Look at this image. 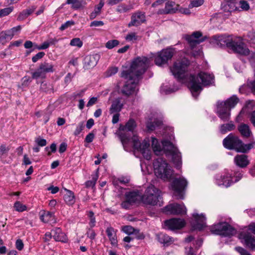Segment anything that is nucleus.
Returning <instances> with one entry per match:
<instances>
[{
	"label": "nucleus",
	"mask_w": 255,
	"mask_h": 255,
	"mask_svg": "<svg viewBox=\"0 0 255 255\" xmlns=\"http://www.w3.org/2000/svg\"><path fill=\"white\" fill-rule=\"evenodd\" d=\"M136 127L133 120H129L124 127H120L119 135L125 150L128 151L130 147L140 151L145 159L149 160L151 157V151L148 139L140 142L138 137L132 132Z\"/></svg>",
	"instance_id": "1"
},
{
	"label": "nucleus",
	"mask_w": 255,
	"mask_h": 255,
	"mask_svg": "<svg viewBox=\"0 0 255 255\" xmlns=\"http://www.w3.org/2000/svg\"><path fill=\"white\" fill-rule=\"evenodd\" d=\"M151 145L153 152L156 155L165 154L170 156L177 168L180 169L182 165L181 154L177 147L170 141L164 139L159 143L157 139L151 138Z\"/></svg>",
	"instance_id": "2"
},
{
	"label": "nucleus",
	"mask_w": 255,
	"mask_h": 255,
	"mask_svg": "<svg viewBox=\"0 0 255 255\" xmlns=\"http://www.w3.org/2000/svg\"><path fill=\"white\" fill-rule=\"evenodd\" d=\"M214 39L216 40V44L221 47L226 46L235 53L242 55H248L251 60L255 59V53L250 52L241 38L233 40L230 36L216 35L214 36Z\"/></svg>",
	"instance_id": "3"
},
{
	"label": "nucleus",
	"mask_w": 255,
	"mask_h": 255,
	"mask_svg": "<svg viewBox=\"0 0 255 255\" xmlns=\"http://www.w3.org/2000/svg\"><path fill=\"white\" fill-rule=\"evenodd\" d=\"M188 87L194 98H196L202 90L203 86H210L214 83V76L206 72H200L197 76L189 77Z\"/></svg>",
	"instance_id": "4"
},
{
	"label": "nucleus",
	"mask_w": 255,
	"mask_h": 255,
	"mask_svg": "<svg viewBox=\"0 0 255 255\" xmlns=\"http://www.w3.org/2000/svg\"><path fill=\"white\" fill-rule=\"evenodd\" d=\"M150 63L151 60L146 57H137L133 60L128 70H124L122 72L121 77L125 79L133 77L135 80H139Z\"/></svg>",
	"instance_id": "5"
},
{
	"label": "nucleus",
	"mask_w": 255,
	"mask_h": 255,
	"mask_svg": "<svg viewBox=\"0 0 255 255\" xmlns=\"http://www.w3.org/2000/svg\"><path fill=\"white\" fill-rule=\"evenodd\" d=\"M224 146L229 149H235L237 152H247L254 147L255 141L245 144L239 137L232 133L229 134L223 141Z\"/></svg>",
	"instance_id": "6"
},
{
	"label": "nucleus",
	"mask_w": 255,
	"mask_h": 255,
	"mask_svg": "<svg viewBox=\"0 0 255 255\" xmlns=\"http://www.w3.org/2000/svg\"><path fill=\"white\" fill-rule=\"evenodd\" d=\"M155 176L164 181L169 180L173 174L171 166L162 158H158L153 163Z\"/></svg>",
	"instance_id": "7"
},
{
	"label": "nucleus",
	"mask_w": 255,
	"mask_h": 255,
	"mask_svg": "<svg viewBox=\"0 0 255 255\" xmlns=\"http://www.w3.org/2000/svg\"><path fill=\"white\" fill-rule=\"evenodd\" d=\"M239 102V98L235 95L225 101L218 102L217 105V113L218 117L224 121H229L231 109L234 108Z\"/></svg>",
	"instance_id": "8"
},
{
	"label": "nucleus",
	"mask_w": 255,
	"mask_h": 255,
	"mask_svg": "<svg viewBox=\"0 0 255 255\" xmlns=\"http://www.w3.org/2000/svg\"><path fill=\"white\" fill-rule=\"evenodd\" d=\"M232 171H225L221 175L216 177L215 183L219 186L228 187L233 184L239 181L242 177L241 172H234V176H232Z\"/></svg>",
	"instance_id": "9"
},
{
	"label": "nucleus",
	"mask_w": 255,
	"mask_h": 255,
	"mask_svg": "<svg viewBox=\"0 0 255 255\" xmlns=\"http://www.w3.org/2000/svg\"><path fill=\"white\" fill-rule=\"evenodd\" d=\"M160 191L154 186L151 185L147 188L143 195L142 196V202L147 205H162L161 197Z\"/></svg>",
	"instance_id": "10"
},
{
	"label": "nucleus",
	"mask_w": 255,
	"mask_h": 255,
	"mask_svg": "<svg viewBox=\"0 0 255 255\" xmlns=\"http://www.w3.org/2000/svg\"><path fill=\"white\" fill-rule=\"evenodd\" d=\"M188 65L189 61L186 59L176 61L170 69L175 78L182 82L186 81L188 76L187 70Z\"/></svg>",
	"instance_id": "11"
},
{
	"label": "nucleus",
	"mask_w": 255,
	"mask_h": 255,
	"mask_svg": "<svg viewBox=\"0 0 255 255\" xmlns=\"http://www.w3.org/2000/svg\"><path fill=\"white\" fill-rule=\"evenodd\" d=\"M202 33L199 31L193 32L191 35L185 34L183 38L187 41L192 50V53L194 57L202 55V52L199 47L196 46L204 40L202 38Z\"/></svg>",
	"instance_id": "12"
},
{
	"label": "nucleus",
	"mask_w": 255,
	"mask_h": 255,
	"mask_svg": "<svg viewBox=\"0 0 255 255\" xmlns=\"http://www.w3.org/2000/svg\"><path fill=\"white\" fill-rule=\"evenodd\" d=\"M211 232L214 234L230 237L236 233V230L226 222L220 221L210 227Z\"/></svg>",
	"instance_id": "13"
},
{
	"label": "nucleus",
	"mask_w": 255,
	"mask_h": 255,
	"mask_svg": "<svg viewBox=\"0 0 255 255\" xmlns=\"http://www.w3.org/2000/svg\"><path fill=\"white\" fill-rule=\"evenodd\" d=\"M187 184V180L183 177L175 178L172 181L171 188L174 191L173 195L176 199H183L184 191Z\"/></svg>",
	"instance_id": "14"
},
{
	"label": "nucleus",
	"mask_w": 255,
	"mask_h": 255,
	"mask_svg": "<svg viewBox=\"0 0 255 255\" xmlns=\"http://www.w3.org/2000/svg\"><path fill=\"white\" fill-rule=\"evenodd\" d=\"M142 201L141 193L138 190L126 192L124 200L121 205L125 209H130L133 205Z\"/></svg>",
	"instance_id": "15"
},
{
	"label": "nucleus",
	"mask_w": 255,
	"mask_h": 255,
	"mask_svg": "<svg viewBox=\"0 0 255 255\" xmlns=\"http://www.w3.org/2000/svg\"><path fill=\"white\" fill-rule=\"evenodd\" d=\"M54 71V65L46 62L41 63L35 71L32 72V78L37 79L39 78H44L47 73H53Z\"/></svg>",
	"instance_id": "16"
},
{
	"label": "nucleus",
	"mask_w": 255,
	"mask_h": 255,
	"mask_svg": "<svg viewBox=\"0 0 255 255\" xmlns=\"http://www.w3.org/2000/svg\"><path fill=\"white\" fill-rule=\"evenodd\" d=\"M174 53L173 48H168L157 53L155 57L154 62L156 65L161 66L171 59Z\"/></svg>",
	"instance_id": "17"
},
{
	"label": "nucleus",
	"mask_w": 255,
	"mask_h": 255,
	"mask_svg": "<svg viewBox=\"0 0 255 255\" xmlns=\"http://www.w3.org/2000/svg\"><path fill=\"white\" fill-rule=\"evenodd\" d=\"M238 238L241 242L247 248L255 250V237L248 232V230L242 231Z\"/></svg>",
	"instance_id": "18"
},
{
	"label": "nucleus",
	"mask_w": 255,
	"mask_h": 255,
	"mask_svg": "<svg viewBox=\"0 0 255 255\" xmlns=\"http://www.w3.org/2000/svg\"><path fill=\"white\" fill-rule=\"evenodd\" d=\"M127 80L126 84L124 85L122 92L126 95H130L136 92L137 84L139 80H135V78L133 77H128Z\"/></svg>",
	"instance_id": "19"
},
{
	"label": "nucleus",
	"mask_w": 255,
	"mask_h": 255,
	"mask_svg": "<svg viewBox=\"0 0 255 255\" xmlns=\"http://www.w3.org/2000/svg\"><path fill=\"white\" fill-rule=\"evenodd\" d=\"M206 218L204 214L194 213L193 214V219L191 224L194 230H201L206 226Z\"/></svg>",
	"instance_id": "20"
},
{
	"label": "nucleus",
	"mask_w": 255,
	"mask_h": 255,
	"mask_svg": "<svg viewBox=\"0 0 255 255\" xmlns=\"http://www.w3.org/2000/svg\"><path fill=\"white\" fill-rule=\"evenodd\" d=\"M186 208L184 204H170L164 207L163 211L170 214H184L186 213Z\"/></svg>",
	"instance_id": "21"
},
{
	"label": "nucleus",
	"mask_w": 255,
	"mask_h": 255,
	"mask_svg": "<svg viewBox=\"0 0 255 255\" xmlns=\"http://www.w3.org/2000/svg\"><path fill=\"white\" fill-rule=\"evenodd\" d=\"M164 226L170 230H178L182 228L185 225L184 220L180 218H173L164 222Z\"/></svg>",
	"instance_id": "22"
},
{
	"label": "nucleus",
	"mask_w": 255,
	"mask_h": 255,
	"mask_svg": "<svg viewBox=\"0 0 255 255\" xmlns=\"http://www.w3.org/2000/svg\"><path fill=\"white\" fill-rule=\"evenodd\" d=\"M165 2V8L159 9L157 11L158 14L174 13L178 10V7H179V5L178 4L176 5L174 2L167 0Z\"/></svg>",
	"instance_id": "23"
},
{
	"label": "nucleus",
	"mask_w": 255,
	"mask_h": 255,
	"mask_svg": "<svg viewBox=\"0 0 255 255\" xmlns=\"http://www.w3.org/2000/svg\"><path fill=\"white\" fill-rule=\"evenodd\" d=\"M145 21L144 13L137 11L132 14L131 17V21L128 24V26H138Z\"/></svg>",
	"instance_id": "24"
},
{
	"label": "nucleus",
	"mask_w": 255,
	"mask_h": 255,
	"mask_svg": "<svg viewBox=\"0 0 255 255\" xmlns=\"http://www.w3.org/2000/svg\"><path fill=\"white\" fill-rule=\"evenodd\" d=\"M100 59L98 54L87 55L84 59V67L89 69L95 67Z\"/></svg>",
	"instance_id": "25"
},
{
	"label": "nucleus",
	"mask_w": 255,
	"mask_h": 255,
	"mask_svg": "<svg viewBox=\"0 0 255 255\" xmlns=\"http://www.w3.org/2000/svg\"><path fill=\"white\" fill-rule=\"evenodd\" d=\"M40 219L44 223H55V216L53 213L42 210L40 212Z\"/></svg>",
	"instance_id": "26"
},
{
	"label": "nucleus",
	"mask_w": 255,
	"mask_h": 255,
	"mask_svg": "<svg viewBox=\"0 0 255 255\" xmlns=\"http://www.w3.org/2000/svg\"><path fill=\"white\" fill-rule=\"evenodd\" d=\"M149 121L147 123V128L149 130H153L156 127L160 126L162 124V120L157 118V115L154 114L153 116L149 118Z\"/></svg>",
	"instance_id": "27"
},
{
	"label": "nucleus",
	"mask_w": 255,
	"mask_h": 255,
	"mask_svg": "<svg viewBox=\"0 0 255 255\" xmlns=\"http://www.w3.org/2000/svg\"><path fill=\"white\" fill-rule=\"evenodd\" d=\"M234 162L236 165L241 168L246 167L249 163L247 155L245 154L238 155L234 158Z\"/></svg>",
	"instance_id": "28"
},
{
	"label": "nucleus",
	"mask_w": 255,
	"mask_h": 255,
	"mask_svg": "<svg viewBox=\"0 0 255 255\" xmlns=\"http://www.w3.org/2000/svg\"><path fill=\"white\" fill-rule=\"evenodd\" d=\"M53 238L58 242H66L67 237L60 228H55L52 230Z\"/></svg>",
	"instance_id": "29"
},
{
	"label": "nucleus",
	"mask_w": 255,
	"mask_h": 255,
	"mask_svg": "<svg viewBox=\"0 0 255 255\" xmlns=\"http://www.w3.org/2000/svg\"><path fill=\"white\" fill-rule=\"evenodd\" d=\"M106 232L111 244L113 246H116L118 243L116 231L113 228L109 227L107 228Z\"/></svg>",
	"instance_id": "30"
},
{
	"label": "nucleus",
	"mask_w": 255,
	"mask_h": 255,
	"mask_svg": "<svg viewBox=\"0 0 255 255\" xmlns=\"http://www.w3.org/2000/svg\"><path fill=\"white\" fill-rule=\"evenodd\" d=\"M123 104L122 103L121 99H116L113 102L110 112L111 114L119 113L123 108Z\"/></svg>",
	"instance_id": "31"
},
{
	"label": "nucleus",
	"mask_w": 255,
	"mask_h": 255,
	"mask_svg": "<svg viewBox=\"0 0 255 255\" xmlns=\"http://www.w3.org/2000/svg\"><path fill=\"white\" fill-rule=\"evenodd\" d=\"M65 190L66 191V193L64 196V201L68 205H73L75 202L74 193L67 189H65Z\"/></svg>",
	"instance_id": "32"
},
{
	"label": "nucleus",
	"mask_w": 255,
	"mask_h": 255,
	"mask_svg": "<svg viewBox=\"0 0 255 255\" xmlns=\"http://www.w3.org/2000/svg\"><path fill=\"white\" fill-rule=\"evenodd\" d=\"M158 241L164 246H168L174 242L172 238L164 234H159L157 236Z\"/></svg>",
	"instance_id": "33"
},
{
	"label": "nucleus",
	"mask_w": 255,
	"mask_h": 255,
	"mask_svg": "<svg viewBox=\"0 0 255 255\" xmlns=\"http://www.w3.org/2000/svg\"><path fill=\"white\" fill-rule=\"evenodd\" d=\"M238 129L242 136L248 137L252 134V131L249 126L245 124H242L238 127Z\"/></svg>",
	"instance_id": "34"
},
{
	"label": "nucleus",
	"mask_w": 255,
	"mask_h": 255,
	"mask_svg": "<svg viewBox=\"0 0 255 255\" xmlns=\"http://www.w3.org/2000/svg\"><path fill=\"white\" fill-rule=\"evenodd\" d=\"M35 9L34 6H32L30 8L23 10L21 12L18 16L17 20L19 21L23 20L27 18L30 14H31Z\"/></svg>",
	"instance_id": "35"
},
{
	"label": "nucleus",
	"mask_w": 255,
	"mask_h": 255,
	"mask_svg": "<svg viewBox=\"0 0 255 255\" xmlns=\"http://www.w3.org/2000/svg\"><path fill=\"white\" fill-rule=\"evenodd\" d=\"M104 5V0H100L99 3L95 7L94 10L91 13L90 15V19H92L95 18L101 12L102 8Z\"/></svg>",
	"instance_id": "36"
},
{
	"label": "nucleus",
	"mask_w": 255,
	"mask_h": 255,
	"mask_svg": "<svg viewBox=\"0 0 255 255\" xmlns=\"http://www.w3.org/2000/svg\"><path fill=\"white\" fill-rule=\"evenodd\" d=\"M133 9V5L131 4H126L122 3L119 5L117 7V11L120 13L127 12Z\"/></svg>",
	"instance_id": "37"
},
{
	"label": "nucleus",
	"mask_w": 255,
	"mask_h": 255,
	"mask_svg": "<svg viewBox=\"0 0 255 255\" xmlns=\"http://www.w3.org/2000/svg\"><path fill=\"white\" fill-rule=\"evenodd\" d=\"M66 3L72 4V7L75 9H78L85 5L86 2L83 0H67Z\"/></svg>",
	"instance_id": "38"
},
{
	"label": "nucleus",
	"mask_w": 255,
	"mask_h": 255,
	"mask_svg": "<svg viewBox=\"0 0 255 255\" xmlns=\"http://www.w3.org/2000/svg\"><path fill=\"white\" fill-rule=\"evenodd\" d=\"M122 231L125 234L130 235L132 234H137L139 230L133 228L131 226H125L122 227Z\"/></svg>",
	"instance_id": "39"
},
{
	"label": "nucleus",
	"mask_w": 255,
	"mask_h": 255,
	"mask_svg": "<svg viewBox=\"0 0 255 255\" xmlns=\"http://www.w3.org/2000/svg\"><path fill=\"white\" fill-rule=\"evenodd\" d=\"M235 128V126L232 122L227 124L222 125L220 128V131L222 133H225L228 131L233 130Z\"/></svg>",
	"instance_id": "40"
},
{
	"label": "nucleus",
	"mask_w": 255,
	"mask_h": 255,
	"mask_svg": "<svg viewBox=\"0 0 255 255\" xmlns=\"http://www.w3.org/2000/svg\"><path fill=\"white\" fill-rule=\"evenodd\" d=\"M13 208L15 211L18 212H22L27 210L26 206L20 201H16L14 204Z\"/></svg>",
	"instance_id": "41"
},
{
	"label": "nucleus",
	"mask_w": 255,
	"mask_h": 255,
	"mask_svg": "<svg viewBox=\"0 0 255 255\" xmlns=\"http://www.w3.org/2000/svg\"><path fill=\"white\" fill-rule=\"evenodd\" d=\"M227 5L229 7L230 11H234L239 10V7L237 6V3L236 0H227Z\"/></svg>",
	"instance_id": "42"
},
{
	"label": "nucleus",
	"mask_w": 255,
	"mask_h": 255,
	"mask_svg": "<svg viewBox=\"0 0 255 255\" xmlns=\"http://www.w3.org/2000/svg\"><path fill=\"white\" fill-rule=\"evenodd\" d=\"M13 10V6L6 7L0 10V17L5 16L9 14Z\"/></svg>",
	"instance_id": "43"
},
{
	"label": "nucleus",
	"mask_w": 255,
	"mask_h": 255,
	"mask_svg": "<svg viewBox=\"0 0 255 255\" xmlns=\"http://www.w3.org/2000/svg\"><path fill=\"white\" fill-rule=\"evenodd\" d=\"M70 44L72 46H77L80 48L83 45V42L79 38H75L71 40Z\"/></svg>",
	"instance_id": "44"
},
{
	"label": "nucleus",
	"mask_w": 255,
	"mask_h": 255,
	"mask_svg": "<svg viewBox=\"0 0 255 255\" xmlns=\"http://www.w3.org/2000/svg\"><path fill=\"white\" fill-rule=\"evenodd\" d=\"M118 71V68L117 67H112L109 68L107 71L105 73V75L106 77H111L115 74H116Z\"/></svg>",
	"instance_id": "45"
},
{
	"label": "nucleus",
	"mask_w": 255,
	"mask_h": 255,
	"mask_svg": "<svg viewBox=\"0 0 255 255\" xmlns=\"http://www.w3.org/2000/svg\"><path fill=\"white\" fill-rule=\"evenodd\" d=\"M204 3V0H191L189 8H192L194 7H198L202 5Z\"/></svg>",
	"instance_id": "46"
},
{
	"label": "nucleus",
	"mask_w": 255,
	"mask_h": 255,
	"mask_svg": "<svg viewBox=\"0 0 255 255\" xmlns=\"http://www.w3.org/2000/svg\"><path fill=\"white\" fill-rule=\"evenodd\" d=\"M178 90L177 88H167L166 86H162L161 88V91L165 94H169L172 92H175Z\"/></svg>",
	"instance_id": "47"
},
{
	"label": "nucleus",
	"mask_w": 255,
	"mask_h": 255,
	"mask_svg": "<svg viewBox=\"0 0 255 255\" xmlns=\"http://www.w3.org/2000/svg\"><path fill=\"white\" fill-rule=\"evenodd\" d=\"M119 44V42L117 40H111L108 41L106 44V47L108 49H112L117 46Z\"/></svg>",
	"instance_id": "48"
},
{
	"label": "nucleus",
	"mask_w": 255,
	"mask_h": 255,
	"mask_svg": "<svg viewBox=\"0 0 255 255\" xmlns=\"http://www.w3.org/2000/svg\"><path fill=\"white\" fill-rule=\"evenodd\" d=\"M239 5H240L239 8H241L242 10L247 11L250 7L248 2L244 0H240Z\"/></svg>",
	"instance_id": "49"
},
{
	"label": "nucleus",
	"mask_w": 255,
	"mask_h": 255,
	"mask_svg": "<svg viewBox=\"0 0 255 255\" xmlns=\"http://www.w3.org/2000/svg\"><path fill=\"white\" fill-rule=\"evenodd\" d=\"M84 128V124L83 122H81L79 123L74 131V134L75 135H79L82 131V130Z\"/></svg>",
	"instance_id": "50"
},
{
	"label": "nucleus",
	"mask_w": 255,
	"mask_h": 255,
	"mask_svg": "<svg viewBox=\"0 0 255 255\" xmlns=\"http://www.w3.org/2000/svg\"><path fill=\"white\" fill-rule=\"evenodd\" d=\"M35 142L40 146H44L47 144V141L45 139L38 137L35 139Z\"/></svg>",
	"instance_id": "51"
},
{
	"label": "nucleus",
	"mask_w": 255,
	"mask_h": 255,
	"mask_svg": "<svg viewBox=\"0 0 255 255\" xmlns=\"http://www.w3.org/2000/svg\"><path fill=\"white\" fill-rule=\"evenodd\" d=\"M74 24V22L72 20H69V21H67V22H66L65 23H64V24H63L60 27V29L61 30H64L65 29H66V28H67L68 27L72 26V25H73Z\"/></svg>",
	"instance_id": "52"
},
{
	"label": "nucleus",
	"mask_w": 255,
	"mask_h": 255,
	"mask_svg": "<svg viewBox=\"0 0 255 255\" xmlns=\"http://www.w3.org/2000/svg\"><path fill=\"white\" fill-rule=\"evenodd\" d=\"M45 55V53L43 52H40L37 53L35 56L32 58V61L33 62L35 63L38 60L42 58Z\"/></svg>",
	"instance_id": "53"
},
{
	"label": "nucleus",
	"mask_w": 255,
	"mask_h": 255,
	"mask_svg": "<svg viewBox=\"0 0 255 255\" xmlns=\"http://www.w3.org/2000/svg\"><path fill=\"white\" fill-rule=\"evenodd\" d=\"M137 38V36H136L135 33L132 32L129 33L126 36V39L128 41H132L134 40H136Z\"/></svg>",
	"instance_id": "54"
},
{
	"label": "nucleus",
	"mask_w": 255,
	"mask_h": 255,
	"mask_svg": "<svg viewBox=\"0 0 255 255\" xmlns=\"http://www.w3.org/2000/svg\"><path fill=\"white\" fill-rule=\"evenodd\" d=\"M235 250L237 251L241 255H251L248 251H247L244 248L238 247L235 248Z\"/></svg>",
	"instance_id": "55"
},
{
	"label": "nucleus",
	"mask_w": 255,
	"mask_h": 255,
	"mask_svg": "<svg viewBox=\"0 0 255 255\" xmlns=\"http://www.w3.org/2000/svg\"><path fill=\"white\" fill-rule=\"evenodd\" d=\"M1 35H5L7 40H10L13 36V34L11 31V30L9 29L4 31H2Z\"/></svg>",
	"instance_id": "56"
},
{
	"label": "nucleus",
	"mask_w": 255,
	"mask_h": 255,
	"mask_svg": "<svg viewBox=\"0 0 255 255\" xmlns=\"http://www.w3.org/2000/svg\"><path fill=\"white\" fill-rule=\"evenodd\" d=\"M50 43L48 41H45L41 45L39 46H36V48L38 50L46 49L49 47Z\"/></svg>",
	"instance_id": "57"
},
{
	"label": "nucleus",
	"mask_w": 255,
	"mask_h": 255,
	"mask_svg": "<svg viewBox=\"0 0 255 255\" xmlns=\"http://www.w3.org/2000/svg\"><path fill=\"white\" fill-rule=\"evenodd\" d=\"M104 25V22L102 21H98V20H95L92 21L90 23V26L91 27H98V26H101Z\"/></svg>",
	"instance_id": "58"
},
{
	"label": "nucleus",
	"mask_w": 255,
	"mask_h": 255,
	"mask_svg": "<svg viewBox=\"0 0 255 255\" xmlns=\"http://www.w3.org/2000/svg\"><path fill=\"white\" fill-rule=\"evenodd\" d=\"M87 237L90 239L93 240L96 236V233L92 229H89L87 232Z\"/></svg>",
	"instance_id": "59"
},
{
	"label": "nucleus",
	"mask_w": 255,
	"mask_h": 255,
	"mask_svg": "<svg viewBox=\"0 0 255 255\" xmlns=\"http://www.w3.org/2000/svg\"><path fill=\"white\" fill-rule=\"evenodd\" d=\"M178 10H179L180 13L187 15L190 14L191 13L189 9L188 8L180 7L179 6L178 7Z\"/></svg>",
	"instance_id": "60"
},
{
	"label": "nucleus",
	"mask_w": 255,
	"mask_h": 255,
	"mask_svg": "<svg viewBox=\"0 0 255 255\" xmlns=\"http://www.w3.org/2000/svg\"><path fill=\"white\" fill-rule=\"evenodd\" d=\"M15 246L16 249L19 251L22 250L23 248V244L21 240H17L16 241Z\"/></svg>",
	"instance_id": "61"
},
{
	"label": "nucleus",
	"mask_w": 255,
	"mask_h": 255,
	"mask_svg": "<svg viewBox=\"0 0 255 255\" xmlns=\"http://www.w3.org/2000/svg\"><path fill=\"white\" fill-rule=\"evenodd\" d=\"M97 101L98 98L97 97H92L90 98L87 104V106L89 107L93 106L97 103Z\"/></svg>",
	"instance_id": "62"
},
{
	"label": "nucleus",
	"mask_w": 255,
	"mask_h": 255,
	"mask_svg": "<svg viewBox=\"0 0 255 255\" xmlns=\"http://www.w3.org/2000/svg\"><path fill=\"white\" fill-rule=\"evenodd\" d=\"M94 138V134L92 133H90L85 138V141L88 143L91 142Z\"/></svg>",
	"instance_id": "63"
},
{
	"label": "nucleus",
	"mask_w": 255,
	"mask_h": 255,
	"mask_svg": "<svg viewBox=\"0 0 255 255\" xmlns=\"http://www.w3.org/2000/svg\"><path fill=\"white\" fill-rule=\"evenodd\" d=\"M47 190L48 191H50L51 193L54 194L57 193L59 191V188L56 186H51L47 188Z\"/></svg>",
	"instance_id": "64"
}]
</instances>
